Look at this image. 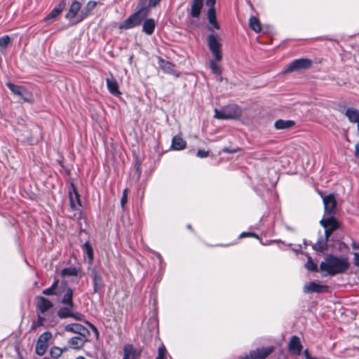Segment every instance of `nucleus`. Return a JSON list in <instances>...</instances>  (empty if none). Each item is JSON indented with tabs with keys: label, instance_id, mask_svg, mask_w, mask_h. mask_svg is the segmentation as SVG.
<instances>
[{
	"label": "nucleus",
	"instance_id": "1",
	"mask_svg": "<svg viewBox=\"0 0 359 359\" xmlns=\"http://www.w3.org/2000/svg\"><path fill=\"white\" fill-rule=\"evenodd\" d=\"M349 267L347 257L344 256H336L328 255L325 260L320 264V271L325 273L323 275L334 276L344 273Z\"/></svg>",
	"mask_w": 359,
	"mask_h": 359
},
{
	"label": "nucleus",
	"instance_id": "2",
	"mask_svg": "<svg viewBox=\"0 0 359 359\" xmlns=\"http://www.w3.org/2000/svg\"><path fill=\"white\" fill-rule=\"evenodd\" d=\"M148 7L145 6V0H140L138 3L137 11L130 15L121 25L120 29H132L142 22V20L149 15Z\"/></svg>",
	"mask_w": 359,
	"mask_h": 359
},
{
	"label": "nucleus",
	"instance_id": "3",
	"mask_svg": "<svg viewBox=\"0 0 359 359\" xmlns=\"http://www.w3.org/2000/svg\"><path fill=\"white\" fill-rule=\"evenodd\" d=\"M214 111V117L220 120L236 119L242 114L241 108L236 104H228L219 109H215Z\"/></svg>",
	"mask_w": 359,
	"mask_h": 359
},
{
	"label": "nucleus",
	"instance_id": "4",
	"mask_svg": "<svg viewBox=\"0 0 359 359\" xmlns=\"http://www.w3.org/2000/svg\"><path fill=\"white\" fill-rule=\"evenodd\" d=\"M69 198L70 208L75 212L74 213V216L80 218L81 216V211L79 207L81 206V204L79 198V194L76 191V187H74L73 183L71 184V188L69 190Z\"/></svg>",
	"mask_w": 359,
	"mask_h": 359
},
{
	"label": "nucleus",
	"instance_id": "5",
	"mask_svg": "<svg viewBox=\"0 0 359 359\" xmlns=\"http://www.w3.org/2000/svg\"><path fill=\"white\" fill-rule=\"evenodd\" d=\"M320 225L325 229V234L330 237L335 230L340 227L339 222L334 216L324 217L320 221Z\"/></svg>",
	"mask_w": 359,
	"mask_h": 359
},
{
	"label": "nucleus",
	"instance_id": "6",
	"mask_svg": "<svg viewBox=\"0 0 359 359\" xmlns=\"http://www.w3.org/2000/svg\"><path fill=\"white\" fill-rule=\"evenodd\" d=\"M312 65V61L307 58L296 59L292 61L284 70V73H290L301 69H307Z\"/></svg>",
	"mask_w": 359,
	"mask_h": 359
},
{
	"label": "nucleus",
	"instance_id": "7",
	"mask_svg": "<svg viewBox=\"0 0 359 359\" xmlns=\"http://www.w3.org/2000/svg\"><path fill=\"white\" fill-rule=\"evenodd\" d=\"M208 45L215 59L217 61H220L222 59V44L218 38L214 34H210L208 36Z\"/></svg>",
	"mask_w": 359,
	"mask_h": 359
},
{
	"label": "nucleus",
	"instance_id": "8",
	"mask_svg": "<svg viewBox=\"0 0 359 359\" xmlns=\"http://www.w3.org/2000/svg\"><path fill=\"white\" fill-rule=\"evenodd\" d=\"M51 337L52 333L50 332H45L39 337L35 350L38 355L41 356L46 353L48 347V342Z\"/></svg>",
	"mask_w": 359,
	"mask_h": 359
},
{
	"label": "nucleus",
	"instance_id": "9",
	"mask_svg": "<svg viewBox=\"0 0 359 359\" xmlns=\"http://www.w3.org/2000/svg\"><path fill=\"white\" fill-rule=\"evenodd\" d=\"M273 351V346L266 348H258L256 350L251 351L249 355L240 357L238 359H265Z\"/></svg>",
	"mask_w": 359,
	"mask_h": 359
},
{
	"label": "nucleus",
	"instance_id": "10",
	"mask_svg": "<svg viewBox=\"0 0 359 359\" xmlns=\"http://www.w3.org/2000/svg\"><path fill=\"white\" fill-rule=\"evenodd\" d=\"M325 216H334L337 209V201L333 194H329L323 198Z\"/></svg>",
	"mask_w": 359,
	"mask_h": 359
},
{
	"label": "nucleus",
	"instance_id": "11",
	"mask_svg": "<svg viewBox=\"0 0 359 359\" xmlns=\"http://www.w3.org/2000/svg\"><path fill=\"white\" fill-rule=\"evenodd\" d=\"M60 294L64 293L63 297L61 302L70 307H74V304L73 302V290L67 286L65 282L61 283L60 285Z\"/></svg>",
	"mask_w": 359,
	"mask_h": 359
},
{
	"label": "nucleus",
	"instance_id": "12",
	"mask_svg": "<svg viewBox=\"0 0 359 359\" xmlns=\"http://www.w3.org/2000/svg\"><path fill=\"white\" fill-rule=\"evenodd\" d=\"M65 330L67 332L78 334L81 337L85 338H88L90 335L89 330L79 323L68 324L65 327Z\"/></svg>",
	"mask_w": 359,
	"mask_h": 359
},
{
	"label": "nucleus",
	"instance_id": "13",
	"mask_svg": "<svg viewBox=\"0 0 359 359\" xmlns=\"http://www.w3.org/2000/svg\"><path fill=\"white\" fill-rule=\"evenodd\" d=\"M93 277V291L95 293H100L104 287V283L102 274L96 269L93 268L91 269Z\"/></svg>",
	"mask_w": 359,
	"mask_h": 359
},
{
	"label": "nucleus",
	"instance_id": "14",
	"mask_svg": "<svg viewBox=\"0 0 359 359\" xmlns=\"http://www.w3.org/2000/svg\"><path fill=\"white\" fill-rule=\"evenodd\" d=\"M141 351L135 348L133 344H126L123 346V359H140Z\"/></svg>",
	"mask_w": 359,
	"mask_h": 359
},
{
	"label": "nucleus",
	"instance_id": "15",
	"mask_svg": "<svg viewBox=\"0 0 359 359\" xmlns=\"http://www.w3.org/2000/svg\"><path fill=\"white\" fill-rule=\"evenodd\" d=\"M328 287L327 285H320L316 282H310L304 286V292L305 293H321L327 291Z\"/></svg>",
	"mask_w": 359,
	"mask_h": 359
},
{
	"label": "nucleus",
	"instance_id": "16",
	"mask_svg": "<svg viewBox=\"0 0 359 359\" xmlns=\"http://www.w3.org/2000/svg\"><path fill=\"white\" fill-rule=\"evenodd\" d=\"M288 348L292 354L299 355L301 353L302 346L300 339L297 336H292L290 338Z\"/></svg>",
	"mask_w": 359,
	"mask_h": 359
},
{
	"label": "nucleus",
	"instance_id": "17",
	"mask_svg": "<svg viewBox=\"0 0 359 359\" xmlns=\"http://www.w3.org/2000/svg\"><path fill=\"white\" fill-rule=\"evenodd\" d=\"M88 338H85L81 336L73 337L68 340V344L70 348L79 350L84 346L86 342L88 341Z\"/></svg>",
	"mask_w": 359,
	"mask_h": 359
},
{
	"label": "nucleus",
	"instance_id": "18",
	"mask_svg": "<svg viewBox=\"0 0 359 359\" xmlns=\"http://www.w3.org/2000/svg\"><path fill=\"white\" fill-rule=\"evenodd\" d=\"M53 306V303L48 299L43 297H37L36 307L41 313H44Z\"/></svg>",
	"mask_w": 359,
	"mask_h": 359
},
{
	"label": "nucleus",
	"instance_id": "19",
	"mask_svg": "<svg viewBox=\"0 0 359 359\" xmlns=\"http://www.w3.org/2000/svg\"><path fill=\"white\" fill-rule=\"evenodd\" d=\"M203 6V0H192L190 15L193 18H198Z\"/></svg>",
	"mask_w": 359,
	"mask_h": 359
},
{
	"label": "nucleus",
	"instance_id": "20",
	"mask_svg": "<svg viewBox=\"0 0 359 359\" xmlns=\"http://www.w3.org/2000/svg\"><path fill=\"white\" fill-rule=\"evenodd\" d=\"M328 238L325 234L324 236H320L316 243L311 244L312 248L316 251L323 252L327 249Z\"/></svg>",
	"mask_w": 359,
	"mask_h": 359
},
{
	"label": "nucleus",
	"instance_id": "21",
	"mask_svg": "<svg viewBox=\"0 0 359 359\" xmlns=\"http://www.w3.org/2000/svg\"><path fill=\"white\" fill-rule=\"evenodd\" d=\"M106 82L107 89L111 94L114 95H118L121 94L120 91L118 90V83L113 76H111L109 78H107Z\"/></svg>",
	"mask_w": 359,
	"mask_h": 359
},
{
	"label": "nucleus",
	"instance_id": "22",
	"mask_svg": "<svg viewBox=\"0 0 359 359\" xmlns=\"http://www.w3.org/2000/svg\"><path fill=\"white\" fill-rule=\"evenodd\" d=\"M42 294L44 295H60V290L59 285V280L55 279L52 285L48 288H46L42 291Z\"/></svg>",
	"mask_w": 359,
	"mask_h": 359
},
{
	"label": "nucleus",
	"instance_id": "23",
	"mask_svg": "<svg viewBox=\"0 0 359 359\" xmlns=\"http://www.w3.org/2000/svg\"><path fill=\"white\" fill-rule=\"evenodd\" d=\"M345 115L350 122L357 123L359 128V111L354 108H348L346 111Z\"/></svg>",
	"mask_w": 359,
	"mask_h": 359
},
{
	"label": "nucleus",
	"instance_id": "24",
	"mask_svg": "<svg viewBox=\"0 0 359 359\" xmlns=\"http://www.w3.org/2000/svg\"><path fill=\"white\" fill-rule=\"evenodd\" d=\"M97 5V2L94 1H90L86 4V7L81 10L80 14V20L79 21L83 20L86 18H87L89 14L93 11Z\"/></svg>",
	"mask_w": 359,
	"mask_h": 359
},
{
	"label": "nucleus",
	"instance_id": "25",
	"mask_svg": "<svg viewBox=\"0 0 359 359\" xmlns=\"http://www.w3.org/2000/svg\"><path fill=\"white\" fill-rule=\"evenodd\" d=\"M294 121L292 120H277L274 123V127L277 130H284L291 128L294 125Z\"/></svg>",
	"mask_w": 359,
	"mask_h": 359
},
{
	"label": "nucleus",
	"instance_id": "26",
	"mask_svg": "<svg viewBox=\"0 0 359 359\" xmlns=\"http://www.w3.org/2000/svg\"><path fill=\"white\" fill-rule=\"evenodd\" d=\"M81 9V4L77 1L74 0L70 6L68 13L66 15V18L68 19L74 18Z\"/></svg>",
	"mask_w": 359,
	"mask_h": 359
},
{
	"label": "nucleus",
	"instance_id": "27",
	"mask_svg": "<svg viewBox=\"0 0 359 359\" xmlns=\"http://www.w3.org/2000/svg\"><path fill=\"white\" fill-rule=\"evenodd\" d=\"M156 27V23L154 19H147L146 20L142 25V31L148 34L151 35L153 34L154 29Z\"/></svg>",
	"mask_w": 359,
	"mask_h": 359
},
{
	"label": "nucleus",
	"instance_id": "28",
	"mask_svg": "<svg viewBox=\"0 0 359 359\" xmlns=\"http://www.w3.org/2000/svg\"><path fill=\"white\" fill-rule=\"evenodd\" d=\"M66 5L65 0L61 1L57 6L54 8L52 11L46 16V20L54 19L56 18L63 10Z\"/></svg>",
	"mask_w": 359,
	"mask_h": 359
},
{
	"label": "nucleus",
	"instance_id": "29",
	"mask_svg": "<svg viewBox=\"0 0 359 359\" xmlns=\"http://www.w3.org/2000/svg\"><path fill=\"white\" fill-rule=\"evenodd\" d=\"M171 147L175 150H181L186 147V142L181 137L176 135L172 138Z\"/></svg>",
	"mask_w": 359,
	"mask_h": 359
},
{
	"label": "nucleus",
	"instance_id": "30",
	"mask_svg": "<svg viewBox=\"0 0 359 359\" xmlns=\"http://www.w3.org/2000/svg\"><path fill=\"white\" fill-rule=\"evenodd\" d=\"M158 65L165 72L175 74L174 65L172 63L160 58Z\"/></svg>",
	"mask_w": 359,
	"mask_h": 359
},
{
	"label": "nucleus",
	"instance_id": "31",
	"mask_svg": "<svg viewBox=\"0 0 359 359\" xmlns=\"http://www.w3.org/2000/svg\"><path fill=\"white\" fill-rule=\"evenodd\" d=\"M21 94L19 95L25 102L32 103L34 101V97L32 93L28 91L24 87L21 90Z\"/></svg>",
	"mask_w": 359,
	"mask_h": 359
},
{
	"label": "nucleus",
	"instance_id": "32",
	"mask_svg": "<svg viewBox=\"0 0 359 359\" xmlns=\"http://www.w3.org/2000/svg\"><path fill=\"white\" fill-rule=\"evenodd\" d=\"M82 250L83 252L87 255L89 262H92L94 258L93 256V248L90 245L88 241H86L83 245H82Z\"/></svg>",
	"mask_w": 359,
	"mask_h": 359
},
{
	"label": "nucleus",
	"instance_id": "33",
	"mask_svg": "<svg viewBox=\"0 0 359 359\" xmlns=\"http://www.w3.org/2000/svg\"><path fill=\"white\" fill-rule=\"evenodd\" d=\"M249 25L250 28L255 32L261 31V25L259 19L255 16H252L249 20Z\"/></svg>",
	"mask_w": 359,
	"mask_h": 359
},
{
	"label": "nucleus",
	"instance_id": "34",
	"mask_svg": "<svg viewBox=\"0 0 359 359\" xmlns=\"http://www.w3.org/2000/svg\"><path fill=\"white\" fill-rule=\"evenodd\" d=\"M73 307H70L69 306H66L64 307L60 308L57 311V316L60 318H66L70 317L72 316V309Z\"/></svg>",
	"mask_w": 359,
	"mask_h": 359
},
{
	"label": "nucleus",
	"instance_id": "35",
	"mask_svg": "<svg viewBox=\"0 0 359 359\" xmlns=\"http://www.w3.org/2000/svg\"><path fill=\"white\" fill-rule=\"evenodd\" d=\"M217 60H210V68L212 71V72L217 75L221 74V67L217 65Z\"/></svg>",
	"mask_w": 359,
	"mask_h": 359
},
{
	"label": "nucleus",
	"instance_id": "36",
	"mask_svg": "<svg viewBox=\"0 0 359 359\" xmlns=\"http://www.w3.org/2000/svg\"><path fill=\"white\" fill-rule=\"evenodd\" d=\"M78 270L75 267H67L62 270V275L64 276H77Z\"/></svg>",
	"mask_w": 359,
	"mask_h": 359
},
{
	"label": "nucleus",
	"instance_id": "37",
	"mask_svg": "<svg viewBox=\"0 0 359 359\" xmlns=\"http://www.w3.org/2000/svg\"><path fill=\"white\" fill-rule=\"evenodd\" d=\"M6 86L9 88V90L15 95L19 96L21 94V90L23 87L13 84L11 83H7Z\"/></svg>",
	"mask_w": 359,
	"mask_h": 359
},
{
	"label": "nucleus",
	"instance_id": "38",
	"mask_svg": "<svg viewBox=\"0 0 359 359\" xmlns=\"http://www.w3.org/2000/svg\"><path fill=\"white\" fill-rule=\"evenodd\" d=\"M307 262L305 264V267L311 271H317L318 266L317 264L313 262L312 258L311 257H307Z\"/></svg>",
	"mask_w": 359,
	"mask_h": 359
},
{
	"label": "nucleus",
	"instance_id": "39",
	"mask_svg": "<svg viewBox=\"0 0 359 359\" xmlns=\"http://www.w3.org/2000/svg\"><path fill=\"white\" fill-rule=\"evenodd\" d=\"M63 353V350L57 346H53L50 350V354L52 358H57Z\"/></svg>",
	"mask_w": 359,
	"mask_h": 359
},
{
	"label": "nucleus",
	"instance_id": "40",
	"mask_svg": "<svg viewBox=\"0 0 359 359\" xmlns=\"http://www.w3.org/2000/svg\"><path fill=\"white\" fill-rule=\"evenodd\" d=\"M166 349L163 345L158 348V355L156 359H165Z\"/></svg>",
	"mask_w": 359,
	"mask_h": 359
},
{
	"label": "nucleus",
	"instance_id": "41",
	"mask_svg": "<svg viewBox=\"0 0 359 359\" xmlns=\"http://www.w3.org/2000/svg\"><path fill=\"white\" fill-rule=\"evenodd\" d=\"M208 19L209 22H213L216 20V13L215 8H210L208 11Z\"/></svg>",
	"mask_w": 359,
	"mask_h": 359
},
{
	"label": "nucleus",
	"instance_id": "42",
	"mask_svg": "<svg viewBox=\"0 0 359 359\" xmlns=\"http://www.w3.org/2000/svg\"><path fill=\"white\" fill-rule=\"evenodd\" d=\"M11 42V39L8 35L4 36L0 38V46L6 48Z\"/></svg>",
	"mask_w": 359,
	"mask_h": 359
},
{
	"label": "nucleus",
	"instance_id": "43",
	"mask_svg": "<svg viewBox=\"0 0 359 359\" xmlns=\"http://www.w3.org/2000/svg\"><path fill=\"white\" fill-rule=\"evenodd\" d=\"M128 201V189H125L123 191L122 197L121 199V205L123 210H124L125 205Z\"/></svg>",
	"mask_w": 359,
	"mask_h": 359
},
{
	"label": "nucleus",
	"instance_id": "44",
	"mask_svg": "<svg viewBox=\"0 0 359 359\" xmlns=\"http://www.w3.org/2000/svg\"><path fill=\"white\" fill-rule=\"evenodd\" d=\"M161 0H149L148 6H146V7H148V9L149 10L150 8H154L156 7Z\"/></svg>",
	"mask_w": 359,
	"mask_h": 359
},
{
	"label": "nucleus",
	"instance_id": "45",
	"mask_svg": "<svg viewBox=\"0 0 359 359\" xmlns=\"http://www.w3.org/2000/svg\"><path fill=\"white\" fill-rule=\"evenodd\" d=\"M240 151L239 148L230 149L229 147H224L223 151L227 154H233Z\"/></svg>",
	"mask_w": 359,
	"mask_h": 359
},
{
	"label": "nucleus",
	"instance_id": "46",
	"mask_svg": "<svg viewBox=\"0 0 359 359\" xmlns=\"http://www.w3.org/2000/svg\"><path fill=\"white\" fill-rule=\"evenodd\" d=\"M198 157L205 158L208 156V151L199 149L196 154Z\"/></svg>",
	"mask_w": 359,
	"mask_h": 359
},
{
	"label": "nucleus",
	"instance_id": "47",
	"mask_svg": "<svg viewBox=\"0 0 359 359\" xmlns=\"http://www.w3.org/2000/svg\"><path fill=\"white\" fill-rule=\"evenodd\" d=\"M70 318H72L78 320H82L83 315L78 312H76V313L72 312V316H70Z\"/></svg>",
	"mask_w": 359,
	"mask_h": 359
},
{
	"label": "nucleus",
	"instance_id": "48",
	"mask_svg": "<svg viewBox=\"0 0 359 359\" xmlns=\"http://www.w3.org/2000/svg\"><path fill=\"white\" fill-rule=\"evenodd\" d=\"M45 318L41 316V315H38V318H37V324L36 325L37 326H42L43 325V321H44Z\"/></svg>",
	"mask_w": 359,
	"mask_h": 359
},
{
	"label": "nucleus",
	"instance_id": "49",
	"mask_svg": "<svg viewBox=\"0 0 359 359\" xmlns=\"http://www.w3.org/2000/svg\"><path fill=\"white\" fill-rule=\"evenodd\" d=\"M354 264L355 266H359V253H354Z\"/></svg>",
	"mask_w": 359,
	"mask_h": 359
},
{
	"label": "nucleus",
	"instance_id": "50",
	"mask_svg": "<svg viewBox=\"0 0 359 359\" xmlns=\"http://www.w3.org/2000/svg\"><path fill=\"white\" fill-rule=\"evenodd\" d=\"M215 0H206V5L210 8H214Z\"/></svg>",
	"mask_w": 359,
	"mask_h": 359
},
{
	"label": "nucleus",
	"instance_id": "51",
	"mask_svg": "<svg viewBox=\"0 0 359 359\" xmlns=\"http://www.w3.org/2000/svg\"><path fill=\"white\" fill-rule=\"evenodd\" d=\"M355 154L359 157V142L355 146Z\"/></svg>",
	"mask_w": 359,
	"mask_h": 359
},
{
	"label": "nucleus",
	"instance_id": "52",
	"mask_svg": "<svg viewBox=\"0 0 359 359\" xmlns=\"http://www.w3.org/2000/svg\"><path fill=\"white\" fill-rule=\"evenodd\" d=\"M210 25L213 26L215 29H218L219 28V24L217 22V20H215L213 22H210Z\"/></svg>",
	"mask_w": 359,
	"mask_h": 359
},
{
	"label": "nucleus",
	"instance_id": "53",
	"mask_svg": "<svg viewBox=\"0 0 359 359\" xmlns=\"http://www.w3.org/2000/svg\"><path fill=\"white\" fill-rule=\"evenodd\" d=\"M86 323L88 325V326L91 328V330L94 332V331H96L97 332V327L92 323H89V322H86Z\"/></svg>",
	"mask_w": 359,
	"mask_h": 359
},
{
	"label": "nucleus",
	"instance_id": "54",
	"mask_svg": "<svg viewBox=\"0 0 359 359\" xmlns=\"http://www.w3.org/2000/svg\"><path fill=\"white\" fill-rule=\"evenodd\" d=\"M247 235H250V233H245V232H243L240 237L243 238V237H245ZM250 235H252V233H250Z\"/></svg>",
	"mask_w": 359,
	"mask_h": 359
},
{
	"label": "nucleus",
	"instance_id": "55",
	"mask_svg": "<svg viewBox=\"0 0 359 359\" xmlns=\"http://www.w3.org/2000/svg\"><path fill=\"white\" fill-rule=\"evenodd\" d=\"M304 355H305L306 358L307 356H311L309 353L308 349L304 350Z\"/></svg>",
	"mask_w": 359,
	"mask_h": 359
},
{
	"label": "nucleus",
	"instance_id": "56",
	"mask_svg": "<svg viewBox=\"0 0 359 359\" xmlns=\"http://www.w3.org/2000/svg\"><path fill=\"white\" fill-rule=\"evenodd\" d=\"M352 247L354 249H358L359 248V245L357 243H353Z\"/></svg>",
	"mask_w": 359,
	"mask_h": 359
},
{
	"label": "nucleus",
	"instance_id": "57",
	"mask_svg": "<svg viewBox=\"0 0 359 359\" xmlns=\"http://www.w3.org/2000/svg\"><path fill=\"white\" fill-rule=\"evenodd\" d=\"M37 323L36 322H34L32 323V329L34 330V329H36L38 326L36 325Z\"/></svg>",
	"mask_w": 359,
	"mask_h": 359
},
{
	"label": "nucleus",
	"instance_id": "58",
	"mask_svg": "<svg viewBox=\"0 0 359 359\" xmlns=\"http://www.w3.org/2000/svg\"><path fill=\"white\" fill-rule=\"evenodd\" d=\"M93 332H94V334H95L96 337H98V336H99V332H98V330L97 329V332H96V331H94Z\"/></svg>",
	"mask_w": 359,
	"mask_h": 359
},
{
	"label": "nucleus",
	"instance_id": "59",
	"mask_svg": "<svg viewBox=\"0 0 359 359\" xmlns=\"http://www.w3.org/2000/svg\"><path fill=\"white\" fill-rule=\"evenodd\" d=\"M305 359H317L316 357H313V356H307L306 358Z\"/></svg>",
	"mask_w": 359,
	"mask_h": 359
},
{
	"label": "nucleus",
	"instance_id": "60",
	"mask_svg": "<svg viewBox=\"0 0 359 359\" xmlns=\"http://www.w3.org/2000/svg\"><path fill=\"white\" fill-rule=\"evenodd\" d=\"M62 350H63V353L67 351L68 350V348L67 347H65L63 348H62Z\"/></svg>",
	"mask_w": 359,
	"mask_h": 359
},
{
	"label": "nucleus",
	"instance_id": "61",
	"mask_svg": "<svg viewBox=\"0 0 359 359\" xmlns=\"http://www.w3.org/2000/svg\"><path fill=\"white\" fill-rule=\"evenodd\" d=\"M76 359H86L83 356H79Z\"/></svg>",
	"mask_w": 359,
	"mask_h": 359
},
{
	"label": "nucleus",
	"instance_id": "62",
	"mask_svg": "<svg viewBox=\"0 0 359 359\" xmlns=\"http://www.w3.org/2000/svg\"><path fill=\"white\" fill-rule=\"evenodd\" d=\"M187 228L191 229V225H190V224H188V225H187Z\"/></svg>",
	"mask_w": 359,
	"mask_h": 359
}]
</instances>
